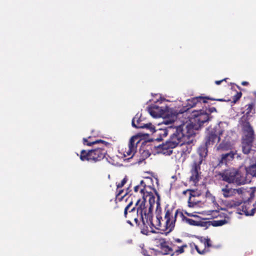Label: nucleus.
<instances>
[{
  "mask_svg": "<svg viewBox=\"0 0 256 256\" xmlns=\"http://www.w3.org/2000/svg\"><path fill=\"white\" fill-rule=\"evenodd\" d=\"M140 128H146L150 130L152 133H154L155 132V127L150 122L146 124L144 123Z\"/></svg>",
  "mask_w": 256,
  "mask_h": 256,
  "instance_id": "obj_29",
  "label": "nucleus"
},
{
  "mask_svg": "<svg viewBox=\"0 0 256 256\" xmlns=\"http://www.w3.org/2000/svg\"><path fill=\"white\" fill-rule=\"evenodd\" d=\"M180 218L182 220L186 223L190 225L194 226H203V222L200 220H194L191 218H188L186 217L182 212V214H180Z\"/></svg>",
  "mask_w": 256,
  "mask_h": 256,
  "instance_id": "obj_22",
  "label": "nucleus"
},
{
  "mask_svg": "<svg viewBox=\"0 0 256 256\" xmlns=\"http://www.w3.org/2000/svg\"><path fill=\"white\" fill-rule=\"evenodd\" d=\"M169 206V204H167L165 206L164 210H162L160 207V202H156V220L155 222V224L153 223V226L150 224V222H148V225L152 229L150 231L154 233L155 231L153 230V228H155L156 229L160 230H162L163 220L164 218H165L164 214H166V209H168Z\"/></svg>",
  "mask_w": 256,
  "mask_h": 256,
  "instance_id": "obj_10",
  "label": "nucleus"
},
{
  "mask_svg": "<svg viewBox=\"0 0 256 256\" xmlns=\"http://www.w3.org/2000/svg\"><path fill=\"white\" fill-rule=\"evenodd\" d=\"M176 128H173L171 126L168 127V128H160L159 130H156L154 133L156 134V135L160 136V138H156V140H161L163 138L166 137L168 134V133L172 130L174 132L175 130V129Z\"/></svg>",
  "mask_w": 256,
  "mask_h": 256,
  "instance_id": "obj_20",
  "label": "nucleus"
},
{
  "mask_svg": "<svg viewBox=\"0 0 256 256\" xmlns=\"http://www.w3.org/2000/svg\"><path fill=\"white\" fill-rule=\"evenodd\" d=\"M244 190L245 189L242 187L233 188L227 184L222 188L221 193L224 198H230L235 196L236 194L239 196L242 195L244 193Z\"/></svg>",
  "mask_w": 256,
  "mask_h": 256,
  "instance_id": "obj_12",
  "label": "nucleus"
},
{
  "mask_svg": "<svg viewBox=\"0 0 256 256\" xmlns=\"http://www.w3.org/2000/svg\"><path fill=\"white\" fill-rule=\"evenodd\" d=\"M227 222L228 221L225 219L221 220H214L212 222V225L214 226H222L226 224Z\"/></svg>",
  "mask_w": 256,
  "mask_h": 256,
  "instance_id": "obj_30",
  "label": "nucleus"
},
{
  "mask_svg": "<svg viewBox=\"0 0 256 256\" xmlns=\"http://www.w3.org/2000/svg\"><path fill=\"white\" fill-rule=\"evenodd\" d=\"M130 188V187L128 188V189L126 190V194H124V196H126L130 192H128V190Z\"/></svg>",
  "mask_w": 256,
  "mask_h": 256,
  "instance_id": "obj_42",
  "label": "nucleus"
},
{
  "mask_svg": "<svg viewBox=\"0 0 256 256\" xmlns=\"http://www.w3.org/2000/svg\"><path fill=\"white\" fill-rule=\"evenodd\" d=\"M228 78H224L220 80H216L214 82L216 84L219 85V84H221L222 82H224V81L226 82V80H228Z\"/></svg>",
  "mask_w": 256,
  "mask_h": 256,
  "instance_id": "obj_36",
  "label": "nucleus"
},
{
  "mask_svg": "<svg viewBox=\"0 0 256 256\" xmlns=\"http://www.w3.org/2000/svg\"><path fill=\"white\" fill-rule=\"evenodd\" d=\"M128 181V178L126 176L124 178L123 180L121 181L120 182L116 184V186H117V188H122L125 184Z\"/></svg>",
  "mask_w": 256,
  "mask_h": 256,
  "instance_id": "obj_34",
  "label": "nucleus"
},
{
  "mask_svg": "<svg viewBox=\"0 0 256 256\" xmlns=\"http://www.w3.org/2000/svg\"><path fill=\"white\" fill-rule=\"evenodd\" d=\"M200 196V192L197 190H190V196H192V197L198 198Z\"/></svg>",
  "mask_w": 256,
  "mask_h": 256,
  "instance_id": "obj_33",
  "label": "nucleus"
},
{
  "mask_svg": "<svg viewBox=\"0 0 256 256\" xmlns=\"http://www.w3.org/2000/svg\"><path fill=\"white\" fill-rule=\"evenodd\" d=\"M136 139H138L136 136H132L130 138L128 146V148L124 152V157L130 156V158H132L134 156L136 151V144L138 142V141L136 144L135 140Z\"/></svg>",
  "mask_w": 256,
  "mask_h": 256,
  "instance_id": "obj_17",
  "label": "nucleus"
},
{
  "mask_svg": "<svg viewBox=\"0 0 256 256\" xmlns=\"http://www.w3.org/2000/svg\"><path fill=\"white\" fill-rule=\"evenodd\" d=\"M165 218H164L162 230L166 233L172 232L174 228L176 218L180 217L182 212L180 209H176L174 206H170L166 211Z\"/></svg>",
  "mask_w": 256,
  "mask_h": 256,
  "instance_id": "obj_8",
  "label": "nucleus"
},
{
  "mask_svg": "<svg viewBox=\"0 0 256 256\" xmlns=\"http://www.w3.org/2000/svg\"><path fill=\"white\" fill-rule=\"evenodd\" d=\"M182 242V240L180 239V238H176V239H175L171 243H174V244H181Z\"/></svg>",
  "mask_w": 256,
  "mask_h": 256,
  "instance_id": "obj_37",
  "label": "nucleus"
},
{
  "mask_svg": "<svg viewBox=\"0 0 256 256\" xmlns=\"http://www.w3.org/2000/svg\"><path fill=\"white\" fill-rule=\"evenodd\" d=\"M246 172L253 176H256V162L246 168Z\"/></svg>",
  "mask_w": 256,
  "mask_h": 256,
  "instance_id": "obj_28",
  "label": "nucleus"
},
{
  "mask_svg": "<svg viewBox=\"0 0 256 256\" xmlns=\"http://www.w3.org/2000/svg\"><path fill=\"white\" fill-rule=\"evenodd\" d=\"M242 136L241 144L242 152L248 154L252 150V144L254 140V130L248 120L245 118L240 121Z\"/></svg>",
  "mask_w": 256,
  "mask_h": 256,
  "instance_id": "obj_5",
  "label": "nucleus"
},
{
  "mask_svg": "<svg viewBox=\"0 0 256 256\" xmlns=\"http://www.w3.org/2000/svg\"><path fill=\"white\" fill-rule=\"evenodd\" d=\"M254 196V192H251L250 193V197L248 200L246 201H244V204L242 206V211L246 216H253L256 210V208H252L251 204L250 203V200L253 199ZM253 206H254V204H253Z\"/></svg>",
  "mask_w": 256,
  "mask_h": 256,
  "instance_id": "obj_14",
  "label": "nucleus"
},
{
  "mask_svg": "<svg viewBox=\"0 0 256 256\" xmlns=\"http://www.w3.org/2000/svg\"><path fill=\"white\" fill-rule=\"evenodd\" d=\"M208 146L206 144L204 146H201L198 150V155L193 156V162L190 165V180L194 184H196L200 178V165L204 158L208 155Z\"/></svg>",
  "mask_w": 256,
  "mask_h": 256,
  "instance_id": "obj_6",
  "label": "nucleus"
},
{
  "mask_svg": "<svg viewBox=\"0 0 256 256\" xmlns=\"http://www.w3.org/2000/svg\"><path fill=\"white\" fill-rule=\"evenodd\" d=\"M142 114H136L135 116L132 118V125L133 127L137 128H140L142 127Z\"/></svg>",
  "mask_w": 256,
  "mask_h": 256,
  "instance_id": "obj_24",
  "label": "nucleus"
},
{
  "mask_svg": "<svg viewBox=\"0 0 256 256\" xmlns=\"http://www.w3.org/2000/svg\"><path fill=\"white\" fill-rule=\"evenodd\" d=\"M242 86H248V82L244 81L242 82Z\"/></svg>",
  "mask_w": 256,
  "mask_h": 256,
  "instance_id": "obj_40",
  "label": "nucleus"
},
{
  "mask_svg": "<svg viewBox=\"0 0 256 256\" xmlns=\"http://www.w3.org/2000/svg\"><path fill=\"white\" fill-rule=\"evenodd\" d=\"M182 126V133L184 134L185 138L182 139L181 142L179 144L182 146V153L184 155L190 154L192 150V140H190V138L193 136H187L188 134V132L186 131L184 128V125H180Z\"/></svg>",
  "mask_w": 256,
  "mask_h": 256,
  "instance_id": "obj_11",
  "label": "nucleus"
},
{
  "mask_svg": "<svg viewBox=\"0 0 256 256\" xmlns=\"http://www.w3.org/2000/svg\"><path fill=\"white\" fill-rule=\"evenodd\" d=\"M224 132V129L220 124L215 126L213 128H208L205 138L206 146H213L216 142H220L221 140L220 136Z\"/></svg>",
  "mask_w": 256,
  "mask_h": 256,
  "instance_id": "obj_9",
  "label": "nucleus"
},
{
  "mask_svg": "<svg viewBox=\"0 0 256 256\" xmlns=\"http://www.w3.org/2000/svg\"><path fill=\"white\" fill-rule=\"evenodd\" d=\"M198 198L192 197V196H189L188 200V206L190 208H194L198 205L200 200L197 198Z\"/></svg>",
  "mask_w": 256,
  "mask_h": 256,
  "instance_id": "obj_27",
  "label": "nucleus"
},
{
  "mask_svg": "<svg viewBox=\"0 0 256 256\" xmlns=\"http://www.w3.org/2000/svg\"><path fill=\"white\" fill-rule=\"evenodd\" d=\"M186 214L188 216H194L196 218H198V219H200V217L197 215H194V214H193L192 213H189V212H186Z\"/></svg>",
  "mask_w": 256,
  "mask_h": 256,
  "instance_id": "obj_35",
  "label": "nucleus"
},
{
  "mask_svg": "<svg viewBox=\"0 0 256 256\" xmlns=\"http://www.w3.org/2000/svg\"><path fill=\"white\" fill-rule=\"evenodd\" d=\"M207 100L227 102V100L224 98H214L208 96H200L188 100L186 106H184L182 109L180 110V113L186 112L190 108L194 107L202 108V109L192 111L191 116L189 118L190 123L187 125L183 124L184 126V130L188 132L187 136H194V130H198L204 123L210 120L212 118V116H208L204 110V107L202 105L207 103ZM229 100H228V102Z\"/></svg>",
  "mask_w": 256,
  "mask_h": 256,
  "instance_id": "obj_1",
  "label": "nucleus"
},
{
  "mask_svg": "<svg viewBox=\"0 0 256 256\" xmlns=\"http://www.w3.org/2000/svg\"><path fill=\"white\" fill-rule=\"evenodd\" d=\"M144 216L143 217V220H141L142 221V224H140L139 226H138L140 227L141 232L145 235H148L150 232V230L148 229V226H150L147 222L144 220Z\"/></svg>",
  "mask_w": 256,
  "mask_h": 256,
  "instance_id": "obj_26",
  "label": "nucleus"
},
{
  "mask_svg": "<svg viewBox=\"0 0 256 256\" xmlns=\"http://www.w3.org/2000/svg\"><path fill=\"white\" fill-rule=\"evenodd\" d=\"M140 202V198H138L136 200V206L131 208L132 204V201L131 200L128 204L125 207L124 210V216L127 218L126 222L132 226L133 224L132 223V220H134L136 226L140 225L138 219L143 220V217L144 216L145 219H146V222L148 224L153 226L152 222V210L154 208L153 204L151 203L150 200V204L148 208V209L146 206L144 200H142L139 204Z\"/></svg>",
  "mask_w": 256,
  "mask_h": 256,
  "instance_id": "obj_2",
  "label": "nucleus"
},
{
  "mask_svg": "<svg viewBox=\"0 0 256 256\" xmlns=\"http://www.w3.org/2000/svg\"><path fill=\"white\" fill-rule=\"evenodd\" d=\"M242 93L241 92H237L236 94L233 96L232 102L236 104L242 97Z\"/></svg>",
  "mask_w": 256,
  "mask_h": 256,
  "instance_id": "obj_31",
  "label": "nucleus"
},
{
  "mask_svg": "<svg viewBox=\"0 0 256 256\" xmlns=\"http://www.w3.org/2000/svg\"><path fill=\"white\" fill-rule=\"evenodd\" d=\"M84 144L88 146L98 144L93 149L90 150H81L80 158L82 161H88L96 162L103 160L106 156L108 150L112 148V144L104 140H98L92 142H89L86 138H83Z\"/></svg>",
  "mask_w": 256,
  "mask_h": 256,
  "instance_id": "obj_3",
  "label": "nucleus"
},
{
  "mask_svg": "<svg viewBox=\"0 0 256 256\" xmlns=\"http://www.w3.org/2000/svg\"><path fill=\"white\" fill-rule=\"evenodd\" d=\"M237 154V151L230 150L228 152L221 154L218 158V163L216 167H221L222 165H228L230 163L234 158Z\"/></svg>",
  "mask_w": 256,
  "mask_h": 256,
  "instance_id": "obj_13",
  "label": "nucleus"
},
{
  "mask_svg": "<svg viewBox=\"0 0 256 256\" xmlns=\"http://www.w3.org/2000/svg\"><path fill=\"white\" fill-rule=\"evenodd\" d=\"M200 242L202 243L204 245V248L202 250H200V249L198 248V246L197 245H194V248L196 250L197 252L200 254H206L207 252H209V250L207 249L206 248L211 247L212 246L211 244V240L210 238H200Z\"/></svg>",
  "mask_w": 256,
  "mask_h": 256,
  "instance_id": "obj_19",
  "label": "nucleus"
},
{
  "mask_svg": "<svg viewBox=\"0 0 256 256\" xmlns=\"http://www.w3.org/2000/svg\"><path fill=\"white\" fill-rule=\"evenodd\" d=\"M149 114L154 118L161 117L164 113L165 110L162 108L155 104L150 105L148 108Z\"/></svg>",
  "mask_w": 256,
  "mask_h": 256,
  "instance_id": "obj_18",
  "label": "nucleus"
},
{
  "mask_svg": "<svg viewBox=\"0 0 256 256\" xmlns=\"http://www.w3.org/2000/svg\"><path fill=\"white\" fill-rule=\"evenodd\" d=\"M154 240L157 243H159L160 247L162 250V254H171L173 252V248L172 246H170L167 244V242L165 238H155Z\"/></svg>",
  "mask_w": 256,
  "mask_h": 256,
  "instance_id": "obj_15",
  "label": "nucleus"
},
{
  "mask_svg": "<svg viewBox=\"0 0 256 256\" xmlns=\"http://www.w3.org/2000/svg\"><path fill=\"white\" fill-rule=\"evenodd\" d=\"M182 130V126H177L168 140L156 146L158 152L170 156L172 153V149L176 148L185 138Z\"/></svg>",
  "mask_w": 256,
  "mask_h": 256,
  "instance_id": "obj_4",
  "label": "nucleus"
},
{
  "mask_svg": "<svg viewBox=\"0 0 256 256\" xmlns=\"http://www.w3.org/2000/svg\"><path fill=\"white\" fill-rule=\"evenodd\" d=\"M190 190L188 189V190H184V191H183L182 194H186V192H190Z\"/></svg>",
  "mask_w": 256,
  "mask_h": 256,
  "instance_id": "obj_41",
  "label": "nucleus"
},
{
  "mask_svg": "<svg viewBox=\"0 0 256 256\" xmlns=\"http://www.w3.org/2000/svg\"><path fill=\"white\" fill-rule=\"evenodd\" d=\"M252 108V104H249L248 105V108L246 109L248 110V113L250 112Z\"/></svg>",
  "mask_w": 256,
  "mask_h": 256,
  "instance_id": "obj_38",
  "label": "nucleus"
},
{
  "mask_svg": "<svg viewBox=\"0 0 256 256\" xmlns=\"http://www.w3.org/2000/svg\"><path fill=\"white\" fill-rule=\"evenodd\" d=\"M146 184L143 180H142L140 182V184L136 186H134V192L136 193H138L139 192L140 193V198H143V200L145 201V203H146V198L148 196H150L151 198V195L150 194L146 191Z\"/></svg>",
  "mask_w": 256,
  "mask_h": 256,
  "instance_id": "obj_16",
  "label": "nucleus"
},
{
  "mask_svg": "<svg viewBox=\"0 0 256 256\" xmlns=\"http://www.w3.org/2000/svg\"><path fill=\"white\" fill-rule=\"evenodd\" d=\"M216 177L218 180L228 182L240 186L245 184V180L240 172L236 168H231L217 172Z\"/></svg>",
  "mask_w": 256,
  "mask_h": 256,
  "instance_id": "obj_7",
  "label": "nucleus"
},
{
  "mask_svg": "<svg viewBox=\"0 0 256 256\" xmlns=\"http://www.w3.org/2000/svg\"><path fill=\"white\" fill-rule=\"evenodd\" d=\"M232 145L230 142H226L225 140L222 141L218 146L216 147L217 151H228L232 150Z\"/></svg>",
  "mask_w": 256,
  "mask_h": 256,
  "instance_id": "obj_23",
  "label": "nucleus"
},
{
  "mask_svg": "<svg viewBox=\"0 0 256 256\" xmlns=\"http://www.w3.org/2000/svg\"><path fill=\"white\" fill-rule=\"evenodd\" d=\"M170 246H172V248H173V252L172 254V256H174V254L176 255H178L184 252V248H186L188 247L187 244H177L174 243H171Z\"/></svg>",
  "mask_w": 256,
  "mask_h": 256,
  "instance_id": "obj_21",
  "label": "nucleus"
},
{
  "mask_svg": "<svg viewBox=\"0 0 256 256\" xmlns=\"http://www.w3.org/2000/svg\"><path fill=\"white\" fill-rule=\"evenodd\" d=\"M243 200L242 198H236L234 200H231L227 202L226 206L229 208H235L240 206L242 203Z\"/></svg>",
  "mask_w": 256,
  "mask_h": 256,
  "instance_id": "obj_25",
  "label": "nucleus"
},
{
  "mask_svg": "<svg viewBox=\"0 0 256 256\" xmlns=\"http://www.w3.org/2000/svg\"><path fill=\"white\" fill-rule=\"evenodd\" d=\"M123 192H124V190H122L118 191V193L116 194V196H120L122 194V193Z\"/></svg>",
  "mask_w": 256,
  "mask_h": 256,
  "instance_id": "obj_39",
  "label": "nucleus"
},
{
  "mask_svg": "<svg viewBox=\"0 0 256 256\" xmlns=\"http://www.w3.org/2000/svg\"><path fill=\"white\" fill-rule=\"evenodd\" d=\"M204 110L206 112L208 116H211L210 114L213 112H216V109L214 107H212L209 108H206L205 107V109L204 108Z\"/></svg>",
  "mask_w": 256,
  "mask_h": 256,
  "instance_id": "obj_32",
  "label": "nucleus"
}]
</instances>
